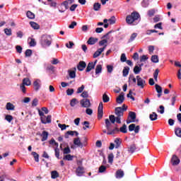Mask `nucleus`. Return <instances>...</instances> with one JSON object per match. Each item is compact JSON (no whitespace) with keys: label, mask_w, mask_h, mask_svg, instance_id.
<instances>
[{"label":"nucleus","mask_w":181,"mask_h":181,"mask_svg":"<svg viewBox=\"0 0 181 181\" xmlns=\"http://www.w3.org/2000/svg\"><path fill=\"white\" fill-rule=\"evenodd\" d=\"M139 18H141L139 13L134 11L130 15L127 16L126 23H127V25H132V23L136 22Z\"/></svg>","instance_id":"f257e3e1"},{"label":"nucleus","mask_w":181,"mask_h":181,"mask_svg":"<svg viewBox=\"0 0 181 181\" xmlns=\"http://www.w3.org/2000/svg\"><path fill=\"white\" fill-rule=\"evenodd\" d=\"M40 43L42 47H49L52 45V36L47 35H43L41 37Z\"/></svg>","instance_id":"f03ea898"},{"label":"nucleus","mask_w":181,"mask_h":181,"mask_svg":"<svg viewBox=\"0 0 181 181\" xmlns=\"http://www.w3.org/2000/svg\"><path fill=\"white\" fill-rule=\"evenodd\" d=\"M74 144H75L78 148H83V146H87V138L84 137V141L81 143L80 137L74 139Z\"/></svg>","instance_id":"7ed1b4c3"},{"label":"nucleus","mask_w":181,"mask_h":181,"mask_svg":"<svg viewBox=\"0 0 181 181\" xmlns=\"http://www.w3.org/2000/svg\"><path fill=\"white\" fill-rule=\"evenodd\" d=\"M104 116V106L103 105V102L99 103L98 107V119H103V117Z\"/></svg>","instance_id":"20e7f679"},{"label":"nucleus","mask_w":181,"mask_h":181,"mask_svg":"<svg viewBox=\"0 0 181 181\" xmlns=\"http://www.w3.org/2000/svg\"><path fill=\"white\" fill-rule=\"evenodd\" d=\"M136 80L138 87H139L140 88H144L145 86H146V81H145V79H143L139 76H136Z\"/></svg>","instance_id":"39448f33"},{"label":"nucleus","mask_w":181,"mask_h":181,"mask_svg":"<svg viewBox=\"0 0 181 181\" xmlns=\"http://www.w3.org/2000/svg\"><path fill=\"white\" fill-rule=\"evenodd\" d=\"M80 104L83 108H90L91 107L90 99H82L80 100Z\"/></svg>","instance_id":"423d86ee"},{"label":"nucleus","mask_w":181,"mask_h":181,"mask_svg":"<svg viewBox=\"0 0 181 181\" xmlns=\"http://www.w3.org/2000/svg\"><path fill=\"white\" fill-rule=\"evenodd\" d=\"M41 122L42 124H51L52 123V115H47V117H40Z\"/></svg>","instance_id":"0eeeda50"},{"label":"nucleus","mask_w":181,"mask_h":181,"mask_svg":"<svg viewBox=\"0 0 181 181\" xmlns=\"http://www.w3.org/2000/svg\"><path fill=\"white\" fill-rule=\"evenodd\" d=\"M33 86L35 91H39L40 86H42V81L40 79H37L33 82Z\"/></svg>","instance_id":"6e6552de"},{"label":"nucleus","mask_w":181,"mask_h":181,"mask_svg":"<svg viewBox=\"0 0 181 181\" xmlns=\"http://www.w3.org/2000/svg\"><path fill=\"white\" fill-rule=\"evenodd\" d=\"M87 67V64L84 61H81L77 65V69L79 71H83Z\"/></svg>","instance_id":"1a4fd4ad"},{"label":"nucleus","mask_w":181,"mask_h":181,"mask_svg":"<svg viewBox=\"0 0 181 181\" xmlns=\"http://www.w3.org/2000/svg\"><path fill=\"white\" fill-rule=\"evenodd\" d=\"M171 163L173 164V166H176L180 163V159L177 158V155H173L171 158Z\"/></svg>","instance_id":"9d476101"},{"label":"nucleus","mask_w":181,"mask_h":181,"mask_svg":"<svg viewBox=\"0 0 181 181\" xmlns=\"http://www.w3.org/2000/svg\"><path fill=\"white\" fill-rule=\"evenodd\" d=\"M124 95H125V93L122 92L120 95L116 98V103L117 104H122V103H124L125 100V97Z\"/></svg>","instance_id":"9b49d317"},{"label":"nucleus","mask_w":181,"mask_h":181,"mask_svg":"<svg viewBox=\"0 0 181 181\" xmlns=\"http://www.w3.org/2000/svg\"><path fill=\"white\" fill-rule=\"evenodd\" d=\"M115 114L117 117H124V112L121 107H115Z\"/></svg>","instance_id":"f8f14e48"},{"label":"nucleus","mask_w":181,"mask_h":181,"mask_svg":"<svg viewBox=\"0 0 181 181\" xmlns=\"http://www.w3.org/2000/svg\"><path fill=\"white\" fill-rule=\"evenodd\" d=\"M76 173L77 176H83L85 173L84 167L79 165L76 170Z\"/></svg>","instance_id":"ddd939ff"},{"label":"nucleus","mask_w":181,"mask_h":181,"mask_svg":"<svg viewBox=\"0 0 181 181\" xmlns=\"http://www.w3.org/2000/svg\"><path fill=\"white\" fill-rule=\"evenodd\" d=\"M95 64H94V62H89L86 67V72L90 73V71L93 70V69H95Z\"/></svg>","instance_id":"4468645a"},{"label":"nucleus","mask_w":181,"mask_h":181,"mask_svg":"<svg viewBox=\"0 0 181 181\" xmlns=\"http://www.w3.org/2000/svg\"><path fill=\"white\" fill-rule=\"evenodd\" d=\"M40 136H42V139H41L42 142H45V141H47V138H49V132L46 131H43Z\"/></svg>","instance_id":"2eb2a0df"},{"label":"nucleus","mask_w":181,"mask_h":181,"mask_svg":"<svg viewBox=\"0 0 181 181\" xmlns=\"http://www.w3.org/2000/svg\"><path fill=\"white\" fill-rule=\"evenodd\" d=\"M98 42V38H94L93 37H89V39L87 41L88 45H95Z\"/></svg>","instance_id":"dca6fc26"},{"label":"nucleus","mask_w":181,"mask_h":181,"mask_svg":"<svg viewBox=\"0 0 181 181\" xmlns=\"http://www.w3.org/2000/svg\"><path fill=\"white\" fill-rule=\"evenodd\" d=\"M124 171L121 169L117 170L116 171V177H117V179H122V177H124Z\"/></svg>","instance_id":"f3484780"},{"label":"nucleus","mask_w":181,"mask_h":181,"mask_svg":"<svg viewBox=\"0 0 181 181\" xmlns=\"http://www.w3.org/2000/svg\"><path fill=\"white\" fill-rule=\"evenodd\" d=\"M118 132H119V129H118V127H115L112 130L110 129L107 132V135H115V134H118Z\"/></svg>","instance_id":"a211bd4d"},{"label":"nucleus","mask_w":181,"mask_h":181,"mask_svg":"<svg viewBox=\"0 0 181 181\" xmlns=\"http://www.w3.org/2000/svg\"><path fill=\"white\" fill-rule=\"evenodd\" d=\"M129 117L132 119V122H135V119H136V113L135 112H129Z\"/></svg>","instance_id":"6ab92c4d"},{"label":"nucleus","mask_w":181,"mask_h":181,"mask_svg":"<svg viewBox=\"0 0 181 181\" xmlns=\"http://www.w3.org/2000/svg\"><path fill=\"white\" fill-rule=\"evenodd\" d=\"M149 118L151 121H156V119H158V114H156L155 112H153L149 115Z\"/></svg>","instance_id":"aec40b11"},{"label":"nucleus","mask_w":181,"mask_h":181,"mask_svg":"<svg viewBox=\"0 0 181 181\" xmlns=\"http://www.w3.org/2000/svg\"><path fill=\"white\" fill-rule=\"evenodd\" d=\"M30 25L33 29L38 30L40 29V25L34 21L30 22Z\"/></svg>","instance_id":"412c9836"},{"label":"nucleus","mask_w":181,"mask_h":181,"mask_svg":"<svg viewBox=\"0 0 181 181\" xmlns=\"http://www.w3.org/2000/svg\"><path fill=\"white\" fill-rule=\"evenodd\" d=\"M6 108L8 111H13V110H15V105L11 103H7Z\"/></svg>","instance_id":"4be33fe9"},{"label":"nucleus","mask_w":181,"mask_h":181,"mask_svg":"<svg viewBox=\"0 0 181 181\" xmlns=\"http://www.w3.org/2000/svg\"><path fill=\"white\" fill-rule=\"evenodd\" d=\"M136 151V144H132L129 148H128V152L130 153H134Z\"/></svg>","instance_id":"5701e85b"},{"label":"nucleus","mask_w":181,"mask_h":181,"mask_svg":"<svg viewBox=\"0 0 181 181\" xmlns=\"http://www.w3.org/2000/svg\"><path fill=\"white\" fill-rule=\"evenodd\" d=\"M123 77H127L128 74H129V66H124L122 71Z\"/></svg>","instance_id":"b1692460"},{"label":"nucleus","mask_w":181,"mask_h":181,"mask_svg":"<svg viewBox=\"0 0 181 181\" xmlns=\"http://www.w3.org/2000/svg\"><path fill=\"white\" fill-rule=\"evenodd\" d=\"M115 148L118 149V148H119V146H121V144H122L121 139L116 138L115 139Z\"/></svg>","instance_id":"393cba45"},{"label":"nucleus","mask_w":181,"mask_h":181,"mask_svg":"<svg viewBox=\"0 0 181 181\" xmlns=\"http://www.w3.org/2000/svg\"><path fill=\"white\" fill-rule=\"evenodd\" d=\"M21 84H23V86H30V84H32V82L28 78H25L23 79V83Z\"/></svg>","instance_id":"a878e982"},{"label":"nucleus","mask_w":181,"mask_h":181,"mask_svg":"<svg viewBox=\"0 0 181 181\" xmlns=\"http://www.w3.org/2000/svg\"><path fill=\"white\" fill-rule=\"evenodd\" d=\"M133 71L134 74H139V73L142 71V68L141 66H135L133 69Z\"/></svg>","instance_id":"bb28decb"},{"label":"nucleus","mask_w":181,"mask_h":181,"mask_svg":"<svg viewBox=\"0 0 181 181\" xmlns=\"http://www.w3.org/2000/svg\"><path fill=\"white\" fill-rule=\"evenodd\" d=\"M101 53H103V49H100V48L98 49V50L95 51V52L93 54V59H97V57H98V56H100Z\"/></svg>","instance_id":"cd10ccee"},{"label":"nucleus","mask_w":181,"mask_h":181,"mask_svg":"<svg viewBox=\"0 0 181 181\" xmlns=\"http://www.w3.org/2000/svg\"><path fill=\"white\" fill-rule=\"evenodd\" d=\"M103 71V66L101 64H98L95 68V74H100Z\"/></svg>","instance_id":"c85d7f7f"},{"label":"nucleus","mask_w":181,"mask_h":181,"mask_svg":"<svg viewBox=\"0 0 181 181\" xmlns=\"http://www.w3.org/2000/svg\"><path fill=\"white\" fill-rule=\"evenodd\" d=\"M175 134L176 136H178V138H181V128L177 127L175 129Z\"/></svg>","instance_id":"c756f323"},{"label":"nucleus","mask_w":181,"mask_h":181,"mask_svg":"<svg viewBox=\"0 0 181 181\" xmlns=\"http://www.w3.org/2000/svg\"><path fill=\"white\" fill-rule=\"evenodd\" d=\"M101 9V4L100 3H95L93 4V10L95 11H98Z\"/></svg>","instance_id":"7c9ffc66"},{"label":"nucleus","mask_w":181,"mask_h":181,"mask_svg":"<svg viewBox=\"0 0 181 181\" xmlns=\"http://www.w3.org/2000/svg\"><path fill=\"white\" fill-rule=\"evenodd\" d=\"M51 177L52 179H57L59 177V173L56 170L51 172Z\"/></svg>","instance_id":"2f4dec72"},{"label":"nucleus","mask_w":181,"mask_h":181,"mask_svg":"<svg viewBox=\"0 0 181 181\" xmlns=\"http://www.w3.org/2000/svg\"><path fill=\"white\" fill-rule=\"evenodd\" d=\"M74 158V156H71V154H67L64 156L63 160H73Z\"/></svg>","instance_id":"473e14b6"},{"label":"nucleus","mask_w":181,"mask_h":181,"mask_svg":"<svg viewBox=\"0 0 181 181\" xmlns=\"http://www.w3.org/2000/svg\"><path fill=\"white\" fill-rule=\"evenodd\" d=\"M176 98H177V95H176V92H175L173 98H171V105L175 106V103H176Z\"/></svg>","instance_id":"72a5a7b5"},{"label":"nucleus","mask_w":181,"mask_h":181,"mask_svg":"<svg viewBox=\"0 0 181 181\" xmlns=\"http://www.w3.org/2000/svg\"><path fill=\"white\" fill-rule=\"evenodd\" d=\"M136 36H138V33H132V35L130 36V38L129 39V43H131V42H134Z\"/></svg>","instance_id":"f704fd0d"},{"label":"nucleus","mask_w":181,"mask_h":181,"mask_svg":"<svg viewBox=\"0 0 181 181\" xmlns=\"http://www.w3.org/2000/svg\"><path fill=\"white\" fill-rule=\"evenodd\" d=\"M68 73L70 78H76V71L69 70Z\"/></svg>","instance_id":"c9c22d12"},{"label":"nucleus","mask_w":181,"mask_h":181,"mask_svg":"<svg viewBox=\"0 0 181 181\" xmlns=\"http://www.w3.org/2000/svg\"><path fill=\"white\" fill-rule=\"evenodd\" d=\"M76 104H78V100H77L76 98H73L72 100H71L70 101L71 107H76Z\"/></svg>","instance_id":"e433bc0d"},{"label":"nucleus","mask_w":181,"mask_h":181,"mask_svg":"<svg viewBox=\"0 0 181 181\" xmlns=\"http://www.w3.org/2000/svg\"><path fill=\"white\" fill-rule=\"evenodd\" d=\"M26 16L29 19H35V13H32L30 11H27Z\"/></svg>","instance_id":"4c0bfd02"},{"label":"nucleus","mask_w":181,"mask_h":181,"mask_svg":"<svg viewBox=\"0 0 181 181\" xmlns=\"http://www.w3.org/2000/svg\"><path fill=\"white\" fill-rule=\"evenodd\" d=\"M151 62L153 63H159V57H158V55H153L151 57Z\"/></svg>","instance_id":"58836bf2"},{"label":"nucleus","mask_w":181,"mask_h":181,"mask_svg":"<svg viewBox=\"0 0 181 181\" xmlns=\"http://www.w3.org/2000/svg\"><path fill=\"white\" fill-rule=\"evenodd\" d=\"M120 132H122V134H127L128 131L127 130V124H124L122 127L119 128Z\"/></svg>","instance_id":"ea45409f"},{"label":"nucleus","mask_w":181,"mask_h":181,"mask_svg":"<svg viewBox=\"0 0 181 181\" xmlns=\"http://www.w3.org/2000/svg\"><path fill=\"white\" fill-rule=\"evenodd\" d=\"M107 159L109 163H112V162H114V153H110L107 156Z\"/></svg>","instance_id":"a19ab883"},{"label":"nucleus","mask_w":181,"mask_h":181,"mask_svg":"<svg viewBox=\"0 0 181 181\" xmlns=\"http://www.w3.org/2000/svg\"><path fill=\"white\" fill-rule=\"evenodd\" d=\"M103 103H108L110 101V97L108 95H107V93H104L103 95Z\"/></svg>","instance_id":"79ce46f5"},{"label":"nucleus","mask_w":181,"mask_h":181,"mask_svg":"<svg viewBox=\"0 0 181 181\" xmlns=\"http://www.w3.org/2000/svg\"><path fill=\"white\" fill-rule=\"evenodd\" d=\"M31 155L33 156L35 162H39V154H37V153L33 151Z\"/></svg>","instance_id":"37998d69"},{"label":"nucleus","mask_w":181,"mask_h":181,"mask_svg":"<svg viewBox=\"0 0 181 181\" xmlns=\"http://www.w3.org/2000/svg\"><path fill=\"white\" fill-rule=\"evenodd\" d=\"M69 135H71V136H74V131L66 132L64 136L67 139H69Z\"/></svg>","instance_id":"c03bdc74"},{"label":"nucleus","mask_w":181,"mask_h":181,"mask_svg":"<svg viewBox=\"0 0 181 181\" xmlns=\"http://www.w3.org/2000/svg\"><path fill=\"white\" fill-rule=\"evenodd\" d=\"M105 123L106 125V129H107V132L110 129V127H111V122H110V119H105Z\"/></svg>","instance_id":"a18cd8bd"},{"label":"nucleus","mask_w":181,"mask_h":181,"mask_svg":"<svg viewBox=\"0 0 181 181\" xmlns=\"http://www.w3.org/2000/svg\"><path fill=\"white\" fill-rule=\"evenodd\" d=\"M71 153V150H70V147L67 146L64 148L63 153L64 155H69V153Z\"/></svg>","instance_id":"49530a36"},{"label":"nucleus","mask_w":181,"mask_h":181,"mask_svg":"<svg viewBox=\"0 0 181 181\" xmlns=\"http://www.w3.org/2000/svg\"><path fill=\"white\" fill-rule=\"evenodd\" d=\"M106 67H107V73H109L110 74H111V73H112V71H114V66L107 65Z\"/></svg>","instance_id":"de8ad7c7"},{"label":"nucleus","mask_w":181,"mask_h":181,"mask_svg":"<svg viewBox=\"0 0 181 181\" xmlns=\"http://www.w3.org/2000/svg\"><path fill=\"white\" fill-rule=\"evenodd\" d=\"M107 170V167L105 165H100L98 170L99 173H104Z\"/></svg>","instance_id":"09e8293b"},{"label":"nucleus","mask_w":181,"mask_h":181,"mask_svg":"<svg viewBox=\"0 0 181 181\" xmlns=\"http://www.w3.org/2000/svg\"><path fill=\"white\" fill-rule=\"evenodd\" d=\"M136 78L134 76V75H129V81H133V83H134V84H136Z\"/></svg>","instance_id":"8fccbe9b"},{"label":"nucleus","mask_w":181,"mask_h":181,"mask_svg":"<svg viewBox=\"0 0 181 181\" xmlns=\"http://www.w3.org/2000/svg\"><path fill=\"white\" fill-rule=\"evenodd\" d=\"M83 125H84V127H83V129H84V131H86V129H87V128H90V122L88 121H85L83 123Z\"/></svg>","instance_id":"3c124183"},{"label":"nucleus","mask_w":181,"mask_h":181,"mask_svg":"<svg viewBox=\"0 0 181 181\" xmlns=\"http://www.w3.org/2000/svg\"><path fill=\"white\" fill-rule=\"evenodd\" d=\"M158 76H159V69H156L153 73V77L156 81H158Z\"/></svg>","instance_id":"603ef678"},{"label":"nucleus","mask_w":181,"mask_h":181,"mask_svg":"<svg viewBox=\"0 0 181 181\" xmlns=\"http://www.w3.org/2000/svg\"><path fill=\"white\" fill-rule=\"evenodd\" d=\"M4 33H6V36H11L12 35V29L5 28Z\"/></svg>","instance_id":"864d4df0"},{"label":"nucleus","mask_w":181,"mask_h":181,"mask_svg":"<svg viewBox=\"0 0 181 181\" xmlns=\"http://www.w3.org/2000/svg\"><path fill=\"white\" fill-rule=\"evenodd\" d=\"M54 152H55V156L57 159H60V150L59 148H54Z\"/></svg>","instance_id":"5fc2aeb1"},{"label":"nucleus","mask_w":181,"mask_h":181,"mask_svg":"<svg viewBox=\"0 0 181 181\" xmlns=\"http://www.w3.org/2000/svg\"><path fill=\"white\" fill-rule=\"evenodd\" d=\"M81 97H82L83 98H85V99L88 98V92L87 90H84L81 94Z\"/></svg>","instance_id":"6e6d98bb"},{"label":"nucleus","mask_w":181,"mask_h":181,"mask_svg":"<svg viewBox=\"0 0 181 181\" xmlns=\"http://www.w3.org/2000/svg\"><path fill=\"white\" fill-rule=\"evenodd\" d=\"M33 51L32 49L25 50V57H30L32 56Z\"/></svg>","instance_id":"4d7b16f0"},{"label":"nucleus","mask_w":181,"mask_h":181,"mask_svg":"<svg viewBox=\"0 0 181 181\" xmlns=\"http://www.w3.org/2000/svg\"><path fill=\"white\" fill-rule=\"evenodd\" d=\"M120 62H122V63H125V62H127V56L125 54L123 53L121 54Z\"/></svg>","instance_id":"13d9d810"},{"label":"nucleus","mask_w":181,"mask_h":181,"mask_svg":"<svg viewBox=\"0 0 181 181\" xmlns=\"http://www.w3.org/2000/svg\"><path fill=\"white\" fill-rule=\"evenodd\" d=\"M84 88H85L84 85H81V86L79 87V88L77 89L76 93H77V94H81V93H83V91L84 90Z\"/></svg>","instance_id":"bf43d9fd"},{"label":"nucleus","mask_w":181,"mask_h":181,"mask_svg":"<svg viewBox=\"0 0 181 181\" xmlns=\"http://www.w3.org/2000/svg\"><path fill=\"white\" fill-rule=\"evenodd\" d=\"M108 43V40L107 39H103L99 42V46H104Z\"/></svg>","instance_id":"052dcab7"},{"label":"nucleus","mask_w":181,"mask_h":181,"mask_svg":"<svg viewBox=\"0 0 181 181\" xmlns=\"http://www.w3.org/2000/svg\"><path fill=\"white\" fill-rule=\"evenodd\" d=\"M156 87V90L157 91L158 93H162V87L159 86L158 84L155 85Z\"/></svg>","instance_id":"680f3d73"},{"label":"nucleus","mask_w":181,"mask_h":181,"mask_svg":"<svg viewBox=\"0 0 181 181\" xmlns=\"http://www.w3.org/2000/svg\"><path fill=\"white\" fill-rule=\"evenodd\" d=\"M109 119L112 124H115V116L114 115H110L109 116Z\"/></svg>","instance_id":"e2e57ef3"},{"label":"nucleus","mask_w":181,"mask_h":181,"mask_svg":"<svg viewBox=\"0 0 181 181\" xmlns=\"http://www.w3.org/2000/svg\"><path fill=\"white\" fill-rule=\"evenodd\" d=\"M5 119H6L8 122H11V121H13V117H12V115H7L5 117Z\"/></svg>","instance_id":"0e129e2a"},{"label":"nucleus","mask_w":181,"mask_h":181,"mask_svg":"<svg viewBox=\"0 0 181 181\" xmlns=\"http://www.w3.org/2000/svg\"><path fill=\"white\" fill-rule=\"evenodd\" d=\"M38 103H39V100H37V98H34L32 102V107H37Z\"/></svg>","instance_id":"69168bd1"},{"label":"nucleus","mask_w":181,"mask_h":181,"mask_svg":"<svg viewBox=\"0 0 181 181\" xmlns=\"http://www.w3.org/2000/svg\"><path fill=\"white\" fill-rule=\"evenodd\" d=\"M108 22L110 23V25H114L115 23V16H112L109 20Z\"/></svg>","instance_id":"338daca9"},{"label":"nucleus","mask_w":181,"mask_h":181,"mask_svg":"<svg viewBox=\"0 0 181 181\" xmlns=\"http://www.w3.org/2000/svg\"><path fill=\"white\" fill-rule=\"evenodd\" d=\"M74 93V89L71 88H69L67 90H66V94L67 95H73V94Z\"/></svg>","instance_id":"774afa93"}]
</instances>
